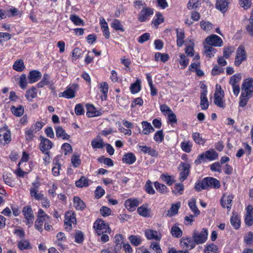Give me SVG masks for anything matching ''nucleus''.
<instances>
[{
  "label": "nucleus",
  "instance_id": "obj_1",
  "mask_svg": "<svg viewBox=\"0 0 253 253\" xmlns=\"http://www.w3.org/2000/svg\"><path fill=\"white\" fill-rule=\"evenodd\" d=\"M220 187L219 180L216 178L207 177L203 178L201 181L197 182L194 187L195 190L200 192L202 190L210 188L218 189Z\"/></svg>",
  "mask_w": 253,
  "mask_h": 253
},
{
  "label": "nucleus",
  "instance_id": "obj_2",
  "mask_svg": "<svg viewBox=\"0 0 253 253\" xmlns=\"http://www.w3.org/2000/svg\"><path fill=\"white\" fill-rule=\"evenodd\" d=\"M208 231L207 229L203 228L201 232L195 230L192 234V238L194 241L196 245L204 244L208 239Z\"/></svg>",
  "mask_w": 253,
  "mask_h": 253
},
{
  "label": "nucleus",
  "instance_id": "obj_3",
  "mask_svg": "<svg viewBox=\"0 0 253 253\" xmlns=\"http://www.w3.org/2000/svg\"><path fill=\"white\" fill-rule=\"evenodd\" d=\"M224 97V91L221 90V88L220 85L216 86V90L214 94V103L218 107L222 108H224L225 104L223 102L222 98Z\"/></svg>",
  "mask_w": 253,
  "mask_h": 253
},
{
  "label": "nucleus",
  "instance_id": "obj_4",
  "mask_svg": "<svg viewBox=\"0 0 253 253\" xmlns=\"http://www.w3.org/2000/svg\"><path fill=\"white\" fill-rule=\"evenodd\" d=\"M41 186V183L38 180H36L32 183V186L30 189V195L32 197L38 201L42 200L43 198V195L42 193H38L39 188Z\"/></svg>",
  "mask_w": 253,
  "mask_h": 253
},
{
  "label": "nucleus",
  "instance_id": "obj_5",
  "mask_svg": "<svg viewBox=\"0 0 253 253\" xmlns=\"http://www.w3.org/2000/svg\"><path fill=\"white\" fill-rule=\"evenodd\" d=\"M40 143L39 148L42 153H47L49 150L52 148L53 143L48 139L42 136L40 137Z\"/></svg>",
  "mask_w": 253,
  "mask_h": 253
},
{
  "label": "nucleus",
  "instance_id": "obj_6",
  "mask_svg": "<svg viewBox=\"0 0 253 253\" xmlns=\"http://www.w3.org/2000/svg\"><path fill=\"white\" fill-rule=\"evenodd\" d=\"M247 58L245 48L243 45H240L236 51L235 57V65L239 66L241 63Z\"/></svg>",
  "mask_w": 253,
  "mask_h": 253
},
{
  "label": "nucleus",
  "instance_id": "obj_7",
  "mask_svg": "<svg viewBox=\"0 0 253 253\" xmlns=\"http://www.w3.org/2000/svg\"><path fill=\"white\" fill-rule=\"evenodd\" d=\"M190 167V165L187 163L181 162L179 165L178 169L180 170L179 179L181 181H183L188 177Z\"/></svg>",
  "mask_w": 253,
  "mask_h": 253
},
{
  "label": "nucleus",
  "instance_id": "obj_8",
  "mask_svg": "<svg viewBox=\"0 0 253 253\" xmlns=\"http://www.w3.org/2000/svg\"><path fill=\"white\" fill-rule=\"evenodd\" d=\"M253 91V79L248 78L243 83L242 91L243 95L249 96L251 92Z\"/></svg>",
  "mask_w": 253,
  "mask_h": 253
},
{
  "label": "nucleus",
  "instance_id": "obj_9",
  "mask_svg": "<svg viewBox=\"0 0 253 253\" xmlns=\"http://www.w3.org/2000/svg\"><path fill=\"white\" fill-rule=\"evenodd\" d=\"M23 215L26 219V224L29 226L32 225L34 219L33 211L30 207H24L22 211Z\"/></svg>",
  "mask_w": 253,
  "mask_h": 253
},
{
  "label": "nucleus",
  "instance_id": "obj_10",
  "mask_svg": "<svg viewBox=\"0 0 253 253\" xmlns=\"http://www.w3.org/2000/svg\"><path fill=\"white\" fill-rule=\"evenodd\" d=\"M205 41L208 45L214 46H221L223 43L222 39L216 35L207 37Z\"/></svg>",
  "mask_w": 253,
  "mask_h": 253
},
{
  "label": "nucleus",
  "instance_id": "obj_11",
  "mask_svg": "<svg viewBox=\"0 0 253 253\" xmlns=\"http://www.w3.org/2000/svg\"><path fill=\"white\" fill-rule=\"evenodd\" d=\"M94 227L96 228L98 235H100L103 232H106L107 230L109 229V225L101 219L96 220L94 224Z\"/></svg>",
  "mask_w": 253,
  "mask_h": 253
},
{
  "label": "nucleus",
  "instance_id": "obj_12",
  "mask_svg": "<svg viewBox=\"0 0 253 253\" xmlns=\"http://www.w3.org/2000/svg\"><path fill=\"white\" fill-rule=\"evenodd\" d=\"M140 202L137 198H129L125 202L126 208L129 211H133L139 205Z\"/></svg>",
  "mask_w": 253,
  "mask_h": 253
},
{
  "label": "nucleus",
  "instance_id": "obj_13",
  "mask_svg": "<svg viewBox=\"0 0 253 253\" xmlns=\"http://www.w3.org/2000/svg\"><path fill=\"white\" fill-rule=\"evenodd\" d=\"M10 132L7 127L0 128V143L7 144L11 141Z\"/></svg>",
  "mask_w": 253,
  "mask_h": 253
},
{
  "label": "nucleus",
  "instance_id": "obj_14",
  "mask_svg": "<svg viewBox=\"0 0 253 253\" xmlns=\"http://www.w3.org/2000/svg\"><path fill=\"white\" fill-rule=\"evenodd\" d=\"M153 9L146 7L143 8L138 15V19L140 22H143L146 21L149 16L153 14Z\"/></svg>",
  "mask_w": 253,
  "mask_h": 253
},
{
  "label": "nucleus",
  "instance_id": "obj_15",
  "mask_svg": "<svg viewBox=\"0 0 253 253\" xmlns=\"http://www.w3.org/2000/svg\"><path fill=\"white\" fill-rule=\"evenodd\" d=\"M233 199V196L232 195L225 196L224 195L220 200V204L222 208H226L229 211H230L232 207Z\"/></svg>",
  "mask_w": 253,
  "mask_h": 253
},
{
  "label": "nucleus",
  "instance_id": "obj_16",
  "mask_svg": "<svg viewBox=\"0 0 253 253\" xmlns=\"http://www.w3.org/2000/svg\"><path fill=\"white\" fill-rule=\"evenodd\" d=\"M180 243L184 247L189 248L190 250L194 249L196 245L194 241L190 237H182L180 240Z\"/></svg>",
  "mask_w": 253,
  "mask_h": 253
},
{
  "label": "nucleus",
  "instance_id": "obj_17",
  "mask_svg": "<svg viewBox=\"0 0 253 253\" xmlns=\"http://www.w3.org/2000/svg\"><path fill=\"white\" fill-rule=\"evenodd\" d=\"M41 77V73L38 70H34L30 71L28 76V80L29 83L33 84L37 82Z\"/></svg>",
  "mask_w": 253,
  "mask_h": 253
},
{
  "label": "nucleus",
  "instance_id": "obj_18",
  "mask_svg": "<svg viewBox=\"0 0 253 253\" xmlns=\"http://www.w3.org/2000/svg\"><path fill=\"white\" fill-rule=\"evenodd\" d=\"M145 235L148 240H160L161 235L157 231L151 229L146 230L145 232Z\"/></svg>",
  "mask_w": 253,
  "mask_h": 253
},
{
  "label": "nucleus",
  "instance_id": "obj_19",
  "mask_svg": "<svg viewBox=\"0 0 253 253\" xmlns=\"http://www.w3.org/2000/svg\"><path fill=\"white\" fill-rule=\"evenodd\" d=\"M65 217L64 224L69 227V229L70 230L72 229V224L76 222L75 215L74 213L68 212L66 213Z\"/></svg>",
  "mask_w": 253,
  "mask_h": 253
},
{
  "label": "nucleus",
  "instance_id": "obj_20",
  "mask_svg": "<svg viewBox=\"0 0 253 253\" xmlns=\"http://www.w3.org/2000/svg\"><path fill=\"white\" fill-rule=\"evenodd\" d=\"M86 115L88 117L99 116L101 115V113L97 111L93 105L87 104L86 105Z\"/></svg>",
  "mask_w": 253,
  "mask_h": 253
},
{
  "label": "nucleus",
  "instance_id": "obj_21",
  "mask_svg": "<svg viewBox=\"0 0 253 253\" xmlns=\"http://www.w3.org/2000/svg\"><path fill=\"white\" fill-rule=\"evenodd\" d=\"M228 3V0H217L215 7L224 13L227 10Z\"/></svg>",
  "mask_w": 253,
  "mask_h": 253
},
{
  "label": "nucleus",
  "instance_id": "obj_22",
  "mask_svg": "<svg viewBox=\"0 0 253 253\" xmlns=\"http://www.w3.org/2000/svg\"><path fill=\"white\" fill-rule=\"evenodd\" d=\"M136 157L132 153H127L123 156V162L128 165L133 164L136 161Z\"/></svg>",
  "mask_w": 253,
  "mask_h": 253
},
{
  "label": "nucleus",
  "instance_id": "obj_23",
  "mask_svg": "<svg viewBox=\"0 0 253 253\" xmlns=\"http://www.w3.org/2000/svg\"><path fill=\"white\" fill-rule=\"evenodd\" d=\"M207 90H204L201 93L200 105L203 110H206L208 108V107H209V102H208V98L207 97Z\"/></svg>",
  "mask_w": 253,
  "mask_h": 253
},
{
  "label": "nucleus",
  "instance_id": "obj_24",
  "mask_svg": "<svg viewBox=\"0 0 253 253\" xmlns=\"http://www.w3.org/2000/svg\"><path fill=\"white\" fill-rule=\"evenodd\" d=\"M56 131V135L58 138H62L64 140H68L70 138V135L65 132L63 128L60 126H57L55 127Z\"/></svg>",
  "mask_w": 253,
  "mask_h": 253
},
{
  "label": "nucleus",
  "instance_id": "obj_25",
  "mask_svg": "<svg viewBox=\"0 0 253 253\" xmlns=\"http://www.w3.org/2000/svg\"><path fill=\"white\" fill-rule=\"evenodd\" d=\"M37 96V89L35 86H32L27 90L25 97L29 101H32L33 99Z\"/></svg>",
  "mask_w": 253,
  "mask_h": 253
},
{
  "label": "nucleus",
  "instance_id": "obj_26",
  "mask_svg": "<svg viewBox=\"0 0 253 253\" xmlns=\"http://www.w3.org/2000/svg\"><path fill=\"white\" fill-rule=\"evenodd\" d=\"M142 126L143 127L142 132L144 134L148 135L150 133L154 131V129L151 124L147 121H143Z\"/></svg>",
  "mask_w": 253,
  "mask_h": 253
},
{
  "label": "nucleus",
  "instance_id": "obj_27",
  "mask_svg": "<svg viewBox=\"0 0 253 253\" xmlns=\"http://www.w3.org/2000/svg\"><path fill=\"white\" fill-rule=\"evenodd\" d=\"M2 177L4 182L7 185L13 187L14 186V180L12 177L11 173L4 172L3 173Z\"/></svg>",
  "mask_w": 253,
  "mask_h": 253
},
{
  "label": "nucleus",
  "instance_id": "obj_28",
  "mask_svg": "<svg viewBox=\"0 0 253 253\" xmlns=\"http://www.w3.org/2000/svg\"><path fill=\"white\" fill-rule=\"evenodd\" d=\"M13 69L19 72L23 71L25 69L24 61L22 59H18L14 63L12 66Z\"/></svg>",
  "mask_w": 253,
  "mask_h": 253
},
{
  "label": "nucleus",
  "instance_id": "obj_29",
  "mask_svg": "<svg viewBox=\"0 0 253 253\" xmlns=\"http://www.w3.org/2000/svg\"><path fill=\"white\" fill-rule=\"evenodd\" d=\"M176 38H177V45L179 47H181L184 43V39L185 38L184 32L183 30L181 29L180 31L178 29L176 30Z\"/></svg>",
  "mask_w": 253,
  "mask_h": 253
},
{
  "label": "nucleus",
  "instance_id": "obj_30",
  "mask_svg": "<svg viewBox=\"0 0 253 253\" xmlns=\"http://www.w3.org/2000/svg\"><path fill=\"white\" fill-rule=\"evenodd\" d=\"M74 204L77 210H83L85 207V204L83 200L78 197H74Z\"/></svg>",
  "mask_w": 253,
  "mask_h": 253
},
{
  "label": "nucleus",
  "instance_id": "obj_31",
  "mask_svg": "<svg viewBox=\"0 0 253 253\" xmlns=\"http://www.w3.org/2000/svg\"><path fill=\"white\" fill-rule=\"evenodd\" d=\"M137 213L143 217H149L150 209H148L145 205H142L138 207L137 210Z\"/></svg>",
  "mask_w": 253,
  "mask_h": 253
},
{
  "label": "nucleus",
  "instance_id": "obj_32",
  "mask_svg": "<svg viewBox=\"0 0 253 253\" xmlns=\"http://www.w3.org/2000/svg\"><path fill=\"white\" fill-rule=\"evenodd\" d=\"M59 96L64 97L68 99L73 98L75 96V92L73 89L69 88L63 92H60Z\"/></svg>",
  "mask_w": 253,
  "mask_h": 253
},
{
  "label": "nucleus",
  "instance_id": "obj_33",
  "mask_svg": "<svg viewBox=\"0 0 253 253\" xmlns=\"http://www.w3.org/2000/svg\"><path fill=\"white\" fill-rule=\"evenodd\" d=\"M11 111L12 114L15 116L20 117L23 114L24 109L23 106L21 105L17 107L12 106L11 107Z\"/></svg>",
  "mask_w": 253,
  "mask_h": 253
},
{
  "label": "nucleus",
  "instance_id": "obj_34",
  "mask_svg": "<svg viewBox=\"0 0 253 253\" xmlns=\"http://www.w3.org/2000/svg\"><path fill=\"white\" fill-rule=\"evenodd\" d=\"M130 243L135 246H138L142 243V239L139 235H130L128 237Z\"/></svg>",
  "mask_w": 253,
  "mask_h": 253
},
{
  "label": "nucleus",
  "instance_id": "obj_35",
  "mask_svg": "<svg viewBox=\"0 0 253 253\" xmlns=\"http://www.w3.org/2000/svg\"><path fill=\"white\" fill-rule=\"evenodd\" d=\"M218 250L217 246L213 243H211L206 246L204 253H218Z\"/></svg>",
  "mask_w": 253,
  "mask_h": 253
},
{
  "label": "nucleus",
  "instance_id": "obj_36",
  "mask_svg": "<svg viewBox=\"0 0 253 253\" xmlns=\"http://www.w3.org/2000/svg\"><path fill=\"white\" fill-rule=\"evenodd\" d=\"M141 81L137 79L136 82L132 84L130 86V90L132 94L138 93L141 89Z\"/></svg>",
  "mask_w": 253,
  "mask_h": 253
},
{
  "label": "nucleus",
  "instance_id": "obj_37",
  "mask_svg": "<svg viewBox=\"0 0 253 253\" xmlns=\"http://www.w3.org/2000/svg\"><path fill=\"white\" fill-rule=\"evenodd\" d=\"M88 181L89 180L85 176H81V178L76 182V186L80 188L87 187L88 186Z\"/></svg>",
  "mask_w": 253,
  "mask_h": 253
},
{
  "label": "nucleus",
  "instance_id": "obj_38",
  "mask_svg": "<svg viewBox=\"0 0 253 253\" xmlns=\"http://www.w3.org/2000/svg\"><path fill=\"white\" fill-rule=\"evenodd\" d=\"M180 203H179L175 204H172L169 210L168 211L167 215L168 216L171 217L177 214L178 212V209L180 208Z\"/></svg>",
  "mask_w": 253,
  "mask_h": 253
},
{
  "label": "nucleus",
  "instance_id": "obj_39",
  "mask_svg": "<svg viewBox=\"0 0 253 253\" xmlns=\"http://www.w3.org/2000/svg\"><path fill=\"white\" fill-rule=\"evenodd\" d=\"M188 205L196 216H197L200 214V212L196 206V201L195 198L191 199V201L189 202Z\"/></svg>",
  "mask_w": 253,
  "mask_h": 253
},
{
  "label": "nucleus",
  "instance_id": "obj_40",
  "mask_svg": "<svg viewBox=\"0 0 253 253\" xmlns=\"http://www.w3.org/2000/svg\"><path fill=\"white\" fill-rule=\"evenodd\" d=\"M170 233L172 236L177 238L181 237L182 235V231L176 225H174L171 227Z\"/></svg>",
  "mask_w": 253,
  "mask_h": 253
},
{
  "label": "nucleus",
  "instance_id": "obj_41",
  "mask_svg": "<svg viewBox=\"0 0 253 253\" xmlns=\"http://www.w3.org/2000/svg\"><path fill=\"white\" fill-rule=\"evenodd\" d=\"M51 84L49 82V76L47 74H44L42 80L37 84V85L39 88L43 87L45 85Z\"/></svg>",
  "mask_w": 253,
  "mask_h": 253
},
{
  "label": "nucleus",
  "instance_id": "obj_42",
  "mask_svg": "<svg viewBox=\"0 0 253 253\" xmlns=\"http://www.w3.org/2000/svg\"><path fill=\"white\" fill-rule=\"evenodd\" d=\"M192 138L196 143L203 145L206 141L205 139L202 137L201 134L199 132H194L192 134Z\"/></svg>",
  "mask_w": 253,
  "mask_h": 253
},
{
  "label": "nucleus",
  "instance_id": "obj_43",
  "mask_svg": "<svg viewBox=\"0 0 253 253\" xmlns=\"http://www.w3.org/2000/svg\"><path fill=\"white\" fill-rule=\"evenodd\" d=\"M231 225L236 229H238L240 227L241 221L237 215H233L230 219Z\"/></svg>",
  "mask_w": 253,
  "mask_h": 253
},
{
  "label": "nucleus",
  "instance_id": "obj_44",
  "mask_svg": "<svg viewBox=\"0 0 253 253\" xmlns=\"http://www.w3.org/2000/svg\"><path fill=\"white\" fill-rule=\"evenodd\" d=\"M169 59V55L167 53H162L157 52L155 55V59L156 61L160 60L163 63L167 62Z\"/></svg>",
  "mask_w": 253,
  "mask_h": 253
},
{
  "label": "nucleus",
  "instance_id": "obj_45",
  "mask_svg": "<svg viewBox=\"0 0 253 253\" xmlns=\"http://www.w3.org/2000/svg\"><path fill=\"white\" fill-rule=\"evenodd\" d=\"M205 153L206 155L207 159L210 161L214 160L218 157V154L213 149L208 150L206 151Z\"/></svg>",
  "mask_w": 253,
  "mask_h": 253
},
{
  "label": "nucleus",
  "instance_id": "obj_46",
  "mask_svg": "<svg viewBox=\"0 0 253 253\" xmlns=\"http://www.w3.org/2000/svg\"><path fill=\"white\" fill-rule=\"evenodd\" d=\"M204 52L208 57L211 58L214 56L216 50L211 46L207 44L204 45Z\"/></svg>",
  "mask_w": 253,
  "mask_h": 253
},
{
  "label": "nucleus",
  "instance_id": "obj_47",
  "mask_svg": "<svg viewBox=\"0 0 253 253\" xmlns=\"http://www.w3.org/2000/svg\"><path fill=\"white\" fill-rule=\"evenodd\" d=\"M17 246L18 248L21 251L31 248L30 242L26 240H23L18 242Z\"/></svg>",
  "mask_w": 253,
  "mask_h": 253
},
{
  "label": "nucleus",
  "instance_id": "obj_48",
  "mask_svg": "<svg viewBox=\"0 0 253 253\" xmlns=\"http://www.w3.org/2000/svg\"><path fill=\"white\" fill-rule=\"evenodd\" d=\"M241 80V76L240 74H236L231 77L229 80V84L232 86L239 84V83Z\"/></svg>",
  "mask_w": 253,
  "mask_h": 253
},
{
  "label": "nucleus",
  "instance_id": "obj_49",
  "mask_svg": "<svg viewBox=\"0 0 253 253\" xmlns=\"http://www.w3.org/2000/svg\"><path fill=\"white\" fill-rule=\"evenodd\" d=\"M71 21L76 25L80 26L84 25V21L79 16L75 14H72L70 16Z\"/></svg>",
  "mask_w": 253,
  "mask_h": 253
},
{
  "label": "nucleus",
  "instance_id": "obj_50",
  "mask_svg": "<svg viewBox=\"0 0 253 253\" xmlns=\"http://www.w3.org/2000/svg\"><path fill=\"white\" fill-rule=\"evenodd\" d=\"M112 27L116 31L124 32L125 30L122 25L121 22L118 19H115L111 24Z\"/></svg>",
  "mask_w": 253,
  "mask_h": 253
},
{
  "label": "nucleus",
  "instance_id": "obj_51",
  "mask_svg": "<svg viewBox=\"0 0 253 253\" xmlns=\"http://www.w3.org/2000/svg\"><path fill=\"white\" fill-rule=\"evenodd\" d=\"M19 85L22 89H25L27 86V79L26 74H22L19 79Z\"/></svg>",
  "mask_w": 253,
  "mask_h": 253
},
{
  "label": "nucleus",
  "instance_id": "obj_52",
  "mask_svg": "<svg viewBox=\"0 0 253 253\" xmlns=\"http://www.w3.org/2000/svg\"><path fill=\"white\" fill-rule=\"evenodd\" d=\"M192 143L190 141H183L181 143V147L182 150L186 152L189 153L191 151Z\"/></svg>",
  "mask_w": 253,
  "mask_h": 253
},
{
  "label": "nucleus",
  "instance_id": "obj_53",
  "mask_svg": "<svg viewBox=\"0 0 253 253\" xmlns=\"http://www.w3.org/2000/svg\"><path fill=\"white\" fill-rule=\"evenodd\" d=\"M156 18L152 22L154 26L158 27V25L164 21V17L160 12H157L156 14Z\"/></svg>",
  "mask_w": 253,
  "mask_h": 253
},
{
  "label": "nucleus",
  "instance_id": "obj_54",
  "mask_svg": "<svg viewBox=\"0 0 253 253\" xmlns=\"http://www.w3.org/2000/svg\"><path fill=\"white\" fill-rule=\"evenodd\" d=\"M100 91L103 94L104 99H106L107 96L108 91V84L107 82H103L100 85Z\"/></svg>",
  "mask_w": 253,
  "mask_h": 253
},
{
  "label": "nucleus",
  "instance_id": "obj_55",
  "mask_svg": "<svg viewBox=\"0 0 253 253\" xmlns=\"http://www.w3.org/2000/svg\"><path fill=\"white\" fill-rule=\"evenodd\" d=\"M104 145L103 140L101 139H99L98 141H97L96 139H93L91 141V145L94 149L102 148Z\"/></svg>",
  "mask_w": 253,
  "mask_h": 253
},
{
  "label": "nucleus",
  "instance_id": "obj_56",
  "mask_svg": "<svg viewBox=\"0 0 253 253\" xmlns=\"http://www.w3.org/2000/svg\"><path fill=\"white\" fill-rule=\"evenodd\" d=\"M184 191V186L182 183H177L174 186V190L172 191L173 194L176 195L177 194H182Z\"/></svg>",
  "mask_w": 253,
  "mask_h": 253
},
{
  "label": "nucleus",
  "instance_id": "obj_57",
  "mask_svg": "<svg viewBox=\"0 0 253 253\" xmlns=\"http://www.w3.org/2000/svg\"><path fill=\"white\" fill-rule=\"evenodd\" d=\"M194 43L193 42H191L189 45H186V47L185 49V52L188 56L192 57L194 55Z\"/></svg>",
  "mask_w": 253,
  "mask_h": 253
},
{
  "label": "nucleus",
  "instance_id": "obj_58",
  "mask_svg": "<svg viewBox=\"0 0 253 253\" xmlns=\"http://www.w3.org/2000/svg\"><path fill=\"white\" fill-rule=\"evenodd\" d=\"M200 4L199 0H189L187 4V8L189 9L196 8Z\"/></svg>",
  "mask_w": 253,
  "mask_h": 253
},
{
  "label": "nucleus",
  "instance_id": "obj_59",
  "mask_svg": "<svg viewBox=\"0 0 253 253\" xmlns=\"http://www.w3.org/2000/svg\"><path fill=\"white\" fill-rule=\"evenodd\" d=\"M146 192L149 194H154L155 191L153 187L152 183L150 180H147L145 185Z\"/></svg>",
  "mask_w": 253,
  "mask_h": 253
},
{
  "label": "nucleus",
  "instance_id": "obj_60",
  "mask_svg": "<svg viewBox=\"0 0 253 253\" xmlns=\"http://www.w3.org/2000/svg\"><path fill=\"white\" fill-rule=\"evenodd\" d=\"M84 240V235L83 233L81 231H77L75 235V241L78 244H81Z\"/></svg>",
  "mask_w": 253,
  "mask_h": 253
},
{
  "label": "nucleus",
  "instance_id": "obj_61",
  "mask_svg": "<svg viewBox=\"0 0 253 253\" xmlns=\"http://www.w3.org/2000/svg\"><path fill=\"white\" fill-rule=\"evenodd\" d=\"M161 178L168 185H171L174 182L173 178L169 175L163 174L161 175Z\"/></svg>",
  "mask_w": 253,
  "mask_h": 253
},
{
  "label": "nucleus",
  "instance_id": "obj_62",
  "mask_svg": "<svg viewBox=\"0 0 253 253\" xmlns=\"http://www.w3.org/2000/svg\"><path fill=\"white\" fill-rule=\"evenodd\" d=\"M71 162L73 167L75 168L78 167L81 164L80 156L76 154H74L71 158Z\"/></svg>",
  "mask_w": 253,
  "mask_h": 253
},
{
  "label": "nucleus",
  "instance_id": "obj_63",
  "mask_svg": "<svg viewBox=\"0 0 253 253\" xmlns=\"http://www.w3.org/2000/svg\"><path fill=\"white\" fill-rule=\"evenodd\" d=\"M154 186L156 190L162 193H165L166 192L167 187L159 182L156 181L154 182Z\"/></svg>",
  "mask_w": 253,
  "mask_h": 253
},
{
  "label": "nucleus",
  "instance_id": "obj_64",
  "mask_svg": "<svg viewBox=\"0 0 253 253\" xmlns=\"http://www.w3.org/2000/svg\"><path fill=\"white\" fill-rule=\"evenodd\" d=\"M150 249L155 251L156 253H162L160 245L155 242H151Z\"/></svg>",
  "mask_w": 253,
  "mask_h": 253
}]
</instances>
